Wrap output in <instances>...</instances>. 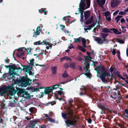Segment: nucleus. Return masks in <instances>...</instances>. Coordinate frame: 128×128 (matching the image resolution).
Segmentation results:
<instances>
[{"instance_id":"1","label":"nucleus","mask_w":128,"mask_h":128,"mask_svg":"<svg viewBox=\"0 0 128 128\" xmlns=\"http://www.w3.org/2000/svg\"><path fill=\"white\" fill-rule=\"evenodd\" d=\"M95 70L97 72L98 76L99 74H100V78L102 81L104 82H106L107 81L106 79V76H110L111 77L114 76L116 75L115 73L113 72V69L112 67L110 70L111 74L109 73V71L108 70H106L103 67L100 66H98L95 69Z\"/></svg>"},{"instance_id":"2","label":"nucleus","mask_w":128,"mask_h":128,"mask_svg":"<svg viewBox=\"0 0 128 128\" xmlns=\"http://www.w3.org/2000/svg\"><path fill=\"white\" fill-rule=\"evenodd\" d=\"M8 91L7 93L8 98L9 99L12 98L11 96L14 97L16 93V91L14 90L13 85L8 86V87L3 86L0 88V93L1 94L6 93Z\"/></svg>"},{"instance_id":"3","label":"nucleus","mask_w":128,"mask_h":128,"mask_svg":"<svg viewBox=\"0 0 128 128\" xmlns=\"http://www.w3.org/2000/svg\"><path fill=\"white\" fill-rule=\"evenodd\" d=\"M62 117L64 119L70 118V119L65 121V123L68 126L70 125L74 124L77 122L76 118L75 117L73 116L71 112H69L68 114L62 113Z\"/></svg>"},{"instance_id":"4","label":"nucleus","mask_w":128,"mask_h":128,"mask_svg":"<svg viewBox=\"0 0 128 128\" xmlns=\"http://www.w3.org/2000/svg\"><path fill=\"white\" fill-rule=\"evenodd\" d=\"M84 0H81L80 2L79 5L80 8H79V11L80 13V21L81 24H82L84 21V16L83 15V10L89 8L90 5V0H86L87 6L86 7V4L84 2Z\"/></svg>"},{"instance_id":"5","label":"nucleus","mask_w":128,"mask_h":128,"mask_svg":"<svg viewBox=\"0 0 128 128\" xmlns=\"http://www.w3.org/2000/svg\"><path fill=\"white\" fill-rule=\"evenodd\" d=\"M82 64L84 68V70H86L85 73H82L79 76V77H81L83 75H85L87 77L90 78L91 76V74L90 72V70L88 69L89 66L90 64L88 62H86V61L83 60L82 62Z\"/></svg>"},{"instance_id":"6","label":"nucleus","mask_w":128,"mask_h":128,"mask_svg":"<svg viewBox=\"0 0 128 128\" xmlns=\"http://www.w3.org/2000/svg\"><path fill=\"white\" fill-rule=\"evenodd\" d=\"M31 81L26 77L22 76L18 80V82L22 86L26 87L29 84V82Z\"/></svg>"},{"instance_id":"7","label":"nucleus","mask_w":128,"mask_h":128,"mask_svg":"<svg viewBox=\"0 0 128 128\" xmlns=\"http://www.w3.org/2000/svg\"><path fill=\"white\" fill-rule=\"evenodd\" d=\"M120 0H111V6L114 8L116 7L120 3Z\"/></svg>"},{"instance_id":"8","label":"nucleus","mask_w":128,"mask_h":128,"mask_svg":"<svg viewBox=\"0 0 128 128\" xmlns=\"http://www.w3.org/2000/svg\"><path fill=\"white\" fill-rule=\"evenodd\" d=\"M50 42V40L48 39H46V40H43L42 42V44H46L47 46H46V48L47 49H48L49 48H50L51 49V47L52 46V44H49Z\"/></svg>"},{"instance_id":"9","label":"nucleus","mask_w":128,"mask_h":128,"mask_svg":"<svg viewBox=\"0 0 128 128\" xmlns=\"http://www.w3.org/2000/svg\"><path fill=\"white\" fill-rule=\"evenodd\" d=\"M52 87H51L47 88L45 89L44 90V92H41V93L42 94L44 93L46 94H48L49 93L51 92H52Z\"/></svg>"},{"instance_id":"10","label":"nucleus","mask_w":128,"mask_h":128,"mask_svg":"<svg viewBox=\"0 0 128 128\" xmlns=\"http://www.w3.org/2000/svg\"><path fill=\"white\" fill-rule=\"evenodd\" d=\"M21 94H23V96L26 97H28L30 96L29 94L24 89H22L20 90Z\"/></svg>"},{"instance_id":"11","label":"nucleus","mask_w":128,"mask_h":128,"mask_svg":"<svg viewBox=\"0 0 128 128\" xmlns=\"http://www.w3.org/2000/svg\"><path fill=\"white\" fill-rule=\"evenodd\" d=\"M24 70L26 72H28L30 75L33 74L32 72L30 71V68L29 66H27L25 67L24 68Z\"/></svg>"},{"instance_id":"12","label":"nucleus","mask_w":128,"mask_h":128,"mask_svg":"<svg viewBox=\"0 0 128 128\" xmlns=\"http://www.w3.org/2000/svg\"><path fill=\"white\" fill-rule=\"evenodd\" d=\"M104 15L106 19L108 21L111 20L110 14V12L108 11H107L104 12Z\"/></svg>"},{"instance_id":"13","label":"nucleus","mask_w":128,"mask_h":128,"mask_svg":"<svg viewBox=\"0 0 128 128\" xmlns=\"http://www.w3.org/2000/svg\"><path fill=\"white\" fill-rule=\"evenodd\" d=\"M94 40L97 42L98 44H102L103 42L105 40V39L102 40L98 37L96 38Z\"/></svg>"},{"instance_id":"14","label":"nucleus","mask_w":128,"mask_h":128,"mask_svg":"<svg viewBox=\"0 0 128 128\" xmlns=\"http://www.w3.org/2000/svg\"><path fill=\"white\" fill-rule=\"evenodd\" d=\"M106 0H97V2L99 5L101 7L104 5L105 2Z\"/></svg>"},{"instance_id":"15","label":"nucleus","mask_w":128,"mask_h":128,"mask_svg":"<svg viewBox=\"0 0 128 128\" xmlns=\"http://www.w3.org/2000/svg\"><path fill=\"white\" fill-rule=\"evenodd\" d=\"M90 15V12L88 11H86L84 13V17L85 20H86L88 18Z\"/></svg>"},{"instance_id":"16","label":"nucleus","mask_w":128,"mask_h":128,"mask_svg":"<svg viewBox=\"0 0 128 128\" xmlns=\"http://www.w3.org/2000/svg\"><path fill=\"white\" fill-rule=\"evenodd\" d=\"M37 122L38 121L37 120L29 124L28 126L31 128H33L34 127L35 125L37 123Z\"/></svg>"},{"instance_id":"17","label":"nucleus","mask_w":128,"mask_h":128,"mask_svg":"<svg viewBox=\"0 0 128 128\" xmlns=\"http://www.w3.org/2000/svg\"><path fill=\"white\" fill-rule=\"evenodd\" d=\"M93 19V16H92L90 19L88 20L86 22V24H88L91 23L92 22Z\"/></svg>"},{"instance_id":"18","label":"nucleus","mask_w":128,"mask_h":128,"mask_svg":"<svg viewBox=\"0 0 128 128\" xmlns=\"http://www.w3.org/2000/svg\"><path fill=\"white\" fill-rule=\"evenodd\" d=\"M45 115V117L46 118V119L48 120H49L51 122H54V120L52 119L49 117H48V115L46 114H44Z\"/></svg>"},{"instance_id":"19","label":"nucleus","mask_w":128,"mask_h":128,"mask_svg":"<svg viewBox=\"0 0 128 128\" xmlns=\"http://www.w3.org/2000/svg\"><path fill=\"white\" fill-rule=\"evenodd\" d=\"M110 30L113 31V32L115 34H119L121 33V32L118 31L117 30L114 28H110Z\"/></svg>"},{"instance_id":"20","label":"nucleus","mask_w":128,"mask_h":128,"mask_svg":"<svg viewBox=\"0 0 128 128\" xmlns=\"http://www.w3.org/2000/svg\"><path fill=\"white\" fill-rule=\"evenodd\" d=\"M80 41H81L82 42V44L83 46L84 47H86V40L84 38H83L81 37V38Z\"/></svg>"},{"instance_id":"21","label":"nucleus","mask_w":128,"mask_h":128,"mask_svg":"<svg viewBox=\"0 0 128 128\" xmlns=\"http://www.w3.org/2000/svg\"><path fill=\"white\" fill-rule=\"evenodd\" d=\"M60 86V85L58 84L57 85H56L54 86L51 87H52V90L54 89H56L57 88H59L60 90H62L63 89L61 88H59L58 87Z\"/></svg>"},{"instance_id":"22","label":"nucleus","mask_w":128,"mask_h":128,"mask_svg":"<svg viewBox=\"0 0 128 128\" xmlns=\"http://www.w3.org/2000/svg\"><path fill=\"white\" fill-rule=\"evenodd\" d=\"M101 109L102 110H107L108 112H109L110 113H112V110H110L108 108H106L104 106H102L101 108Z\"/></svg>"},{"instance_id":"23","label":"nucleus","mask_w":128,"mask_h":128,"mask_svg":"<svg viewBox=\"0 0 128 128\" xmlns=\"http://www.w3.org/2000/svg\"><path fill=\"white\" fill-rule=\"evenodd\" d=\"M57 67L56 66L53 67L52 68V70L53 74H55L56 72Z\"/></svg>"},{"instance_id":"24","label":"nucleus","mask_w":128,"mask_h":128,"mask_svg":"<svg viewBox=\"0 0 128 128\" xmlns=\"http://www.w3.org/2000/svg\"><path fill=\"white\" fill-rule=\"evenodd\" d=\"M110 30L106 28H103L102 30V32H105L107 33L108 32H111Z\"/></svg>"},{"instance_id":"25","label":"nucleus","mask_w":128,"mask_h":128,"mask_svg":"<svg viewBox=\"0 0 128 128\" xmlns=\"http://www.w3.org/2000/svg\"><path fill=\"white\" fill-rule=\"evenodd\" d=\"M24 54L23 52H18L16 53V56L18 58H20L21 56H23Z\"/></svg>"},{"instance_id":"26","label":"nucleus","mask_w":128,"mask_h":128,"mask_svg":"<svg viewBox=\"0 0 128 128\" xmlns=\"http://www.w3.org/2000/svg\"><path fill=\"white\" fill-rule=\"evenodd\" d=\"M93 26H94L92 25H90L88 27L86 28H84V30L85 31L87 30H90L93 27Z\"/></svg>"},{"instance_id":"27","label":"nucleus","mask_w":128,"mask_h":128,"mask_svg":"<svg viewBox=\"0 0 128 128\" xmlns=\"http://www.w3.org/2000/svg\"><path fill=\"white\" fill-rule=\"evenodd\" d=\"M34 34L33 36V37H34L35 38H36L37 36L38 35L40 34V31H36V32H34Z\"/></svg>"},{"instance_id":"28","label":"nucleus","mask_w":128,"mask_h":128,"mask_svg":"<svg viewBox=\"0 0 128 128\" xmlns=\"http://www.w3.org/2000/svg\"><path fill=\"white\" fill-rule=\"evenodd\" d=\"M24 50H26V48L24 47L18 49L17 51L18 52H23L22 51H23Z\"/></svg>"},{"instance_id":"29","label":"nucleus","mask_w":128,"mask_h":128,"mask_svg":"<svg viewBox=\"0 0 128 128\" xmlns=\"http://www.w3.org/2000/svg\"><path fill=\"white\" fill-rule=\"evenodd\" d=\"M78 48L83 52H85L86 51L85 49L84 48L80 46H78Z\"/></svg>"},{"instance_id":"30","label":"nucleus","mask_w":128,"mask_h":128,"mask_svg":"<svg viewBox=\"0 0 128 128\" xmlns=\"http://www.w3.org/2000/svg\"><path fill=\"white\" fill-rule=\"evenodd\" d=\"M81 37H79L77 38H74V42L76 43L77 42H80V41Z\"/></svg>"},{"instance_id":"31","label":"nucleus","mask_w":128,"mask_h":128,"mask_svg":"<svg viewBox=\"0 0 128 128\" xmlns=\"http://www.w3.org/2000/svg\"><path fill=\"white\" fill-rule=\"evenodd\" d=\"M116 74L117 75L119 78H120L122 79V80H125V78L119 74L118 72H116Z\"/></svg>"},{"instance_id":"32","label":"nucleus","mask_w":128,"mask_h":128,"mask_svg":"<svg viewBox=\"0 0 128 128\" xmlns=\"http://www.w3.org/2000/svg\"><path fill=\"white\" fill-rule=\"evenodd\" d=\"M34 44L35 45H43L42 42L40 41L35 42L34 43Z\"/></svg>"},{"instance_id":"33","label":"nucleus","mask_w":128,"mask_h":128,"mask_svg":"<svg viewBox=\"0 0 128 128\" xmlns=\"http://www.w3.org/2000/svg\"><path fill=\"white\" fill-rule=\"evenodd\" d=\"M34 60L33 59H32L31 60H29V64L32 66L34 64Z\"/></svg>"},{"instance_id":"34","label":"nucleus","mask_w":128,"mask_h":128,"mask_svg":"<svg viewBox=\"0 0 128 128\" xmlns=\"http://www.w3.org/2000/svg\"><path fill=\"white\" fill-rule=\"evenodd\" d=\"M108 34L104 33H102L101 36L103 38V39H105V38L107 36Z\"/></svg>"},{"instance_id":"35","label":"nucleus","mask_w":128,"mask_h":128,"mask_svg":"<svg viewBox=\"0 0 128 128\" xmlns=\"http://www.w3.org/2000/svg\"><path fill=\"white\" fill-rule=\"evenodd\" d=\"M122 17L121 16H118L115 18V19L116 20L117 22L120 20V18Z\"/></svg>"},{"instance_id":"36","label":"nucleus","mask_w":128,"mask_h":128,"mask_svg":"<svg viewBox=\"0 0 128 128\" xmlns=\"http://www.w3.org/2000/svg\"><path fill=\"white\" fill-rule=\"evenodd\" d=\"M75 66V64L74 63H72L70 64L69 67L70 68H74Z\"/></svg>"},{"instance_id":"37","label":"nucleus","mask_w":128,"mask_h":128,"mask_svg":"<svg viewBox=\"0 0 128 128\" xmlns=\"http://www.w3.org/2000/svg\"><path fill=\"white\" fill-rule=\"evenodd\" d=\"M65 60L67 61H69L70 62H71L72 60L68 57L66 56L64 57Z\"/></svg>"},{"instance_id":"38","label":"nucleus","mask_w":128,"mask_h":128,"mask_svg":"<svg viewBox=\"0 0 128 128\" xmlns=\"http://www.w3.org/2000/svg\"><path fill=\"white\" fill-rule=\"evenodd\" d=\"M58 95H62V94L63 96L64 94V92L62 91H58Z\"/></svg>"},{"instance_id":"39","label":"nucleus","mask_w":128,"mask_h":128,"mask_svg":"<svg viewBox=\"0 0 128 128\" xmlns=\"http://www.w3.org/2000/svg\"><path fill=\"white\" fill-rule=\"evenodd\" d=\"M42 88H43L42 87L40 86V87H38V88H35L34 89V91H36L39 90L40 89H42Z\"/></svg>"},{"instance_id":"40","label":"nucleus","mask_w":128,"mask_h":128,"mask_svg":"<svg viewBox=\"0 0 128 128\" xmlns=\"http://www.w3.org/2000/svg\"><path fill=\"white\" fill-rule=\"evenodd\" d=\"M35 110V108L33 107H31L29 109V110L30 112H34Z\"/></svg>"},{"instance_id":"41","label":"nucleus","mask_w":128,"mask_h":128,"mask_svg":"<svg viewBox=\"0 0 128 128\" xmlns=\"http://www.w3.org/2000/svg\"><path fill=\"white\" fill-rule=\"evenodd\" d=\"M118 42L120 44H122L124 43V40H123L120 39L118 40Z\"/></svg>"},{"instance_id":"42","label":"nucleus","mask_w":128,"mask_h":128,"mask_svg":"<svg viewBox=\"0 0 128 128\" xmlns=\"http://www.w3.org/2000/svg\"><path fill=\"white\" fill-rule=\"evenodd\" d=\"M119 14L124 15L126 14L124 11L120 12L118 14Z\"/></svg>"},{"instance_id":"43","label":"nucleus","mask_w":128,"mask_h":128,"mask_svg":"<svg viewBox=\"0 0 128 128\" xmlns=\"http://www.w3.org/2000/svg\"><path fill=\"white\" fill-rule=\"evenodd\" d=\"M12 72L10 71H9V73L10 74V78H9V79H10L11 78H12V77L13 76V74H11L12 73Z\"/></svg>"},{"instance_id":"44","label":"nucleus","mask_w":128,"mask_h":128,"mask_svg":"<svg viewBox=\"0 0 128 128\" xmlns=\"http://www.w3.org/2000/svg\"><path fill=\"white\" fill-rule=\"evenodd\" d=\"M62 76L63 77H66L68 76V75L66 73L64 72Z\"/></svg>"},{"instance_id":"45","label":"nucleus","mask_w":128,"mask_h":128,"mask_svg":"<svg viewBox=\"0 0 128 128\" xmlns=\"http://www.w3.org/2000/svg\"><path fill=\"white\" fill-rule=\"evenodd\" d=\"M27 50V53L28 54H29L30 53V52L31 51V49L30 48H28Z\"/></svg>"},{"instance_id":"46","label":"nucleus","mask_w":128,"mask_h":128,"mask_svg":"<svg viewBox=\"0 0 128 128\" xmlns=\"http://www.w3.org/2000/svg\"><path fill=\"white\" fill-rule=\"evenodd\" d=\"M68 101L69 103L70 104H72V102H73V100H72V99H70L68 100Z\"/></svg>"},{"instance_id":"47","label":"nucleus","mask_w":128,"mask_h":128,"mask_svg":"<svg viewBox=\"0 0 128 128\" xmlns=\"http://www.w3.org/2000/svg\"><path fill=\"white\" fill-rule=\"evenodd\" d=\"M116 53H117V54L118 57V58L119 59H120V52H116Z\"/></svg>"},{"instance_id":"48","label":"nucleus","mask_w":128,"mask_h":128,"mask_svg":"<svg viewBox=\"0 0 128 128\" xmlns=\"http://www.w3.org/2000/svg\"><path fill=\"white\" fill-rule=\"evenodd\" d=\"M71 80H68V81H66L65 82H62L61 83V84H65L66 83H67L68 82H70V81H71Z\"/></svg>"},{"instance_id":"49","label":"nucleus","mask_w":128,"mask_h":128,"mask_svg":"<svg viewBox=\"0 0 128 128\" xmlns=\"http://www.w3.org/2000/svg\"><path fill=\"white\" fill-rule=\"evenodd\" d=\"M86 59H88L89 60H91L92 58L90 56H87L85 58Z\"/></svg>"},{"instance_id":"50","label":"nucleus","mask_w":128,"mask_h":128,"mask_svg":"<svg viewBox=\"0 0 128 128\" xmlns=\"http://www.w3.org/2000/svg\"><path fill=\"white\" fill-rule=\"evenodd\" d=\"M119 12V11L118 10H116V11L114 13H113V15L115 16L118 13V12Z\"/></svg>"},{"instance_id":"51","label":"nucleus","mask_w":128,"mask_h":128,"mask_svg":"<svg viewBox=\"0 0 128 128\" xmlns=\"http://www.w3.org/2000/svg\"><path fill=\"white\" fill-rule=\"evenodd\" d=\"M60 26L61 27V29L63 30V29H64V28H65V26H64V25H61V24H60Z\"/></svg>"},{"instance_id":"52","label":"nucleus","mask_w":128,"mask_h":128,"mask_svg":"<svg viewBox=\"0 0 128 128\" xmlns=\"http://www.w3.org/2000/svg\"><path fill=\"white\" fill-rule=\"evenodd\" d=\"M44 11V10H43V8L39 10V12L40 13H42Z\"/></svg>"},{"instance_id":"53","label":"nucleus","mask_w":128,"mask_h":128,"mask_svg":"<svg viewBox=\"0 0 128 128\" xmlns=\"http://www.w3.org/2000/svg\"><path fill=\"white\" fill-rule=\"evenodd\" d=\"M112 54L113 55H115L116 54V50L114 49L112 51Z\"/></svg>"},{"instance_id":"54","label":"nucleus","mask_w":128,"mask_h":128,"mask_svg":"<svg viewBox=\"0 0 128 128\" xmlns=\"http://www.w3.org/2000/svg\"><path fill=\"white\" fill-rule=\"evenodd\" d=\"M64 67L65 68H67L68 67V65L66 64H65L64 65Z\"/></svg>"},{"instance_id":"55","label":"nucleus","mask_w":128,"mask_h":128,"mask_svg":"<svg viewBox=\"0 0 128 128\" xmlns=\"http://www.w3.org/2000/svg\"><path fill=\"white\" fill-rule=\"evenodd\" d=\"M40 27L39 26H38L37 28L36 31H40Z\"/></svg>"},{"instance_id":"56","label":"nucleus","mask_w":128,"mask_h":128,"mask_svg":"<svg viewBox=\"0 0 128 128\" xmlns=\"http://www.w3.org/2000/svg\"><path fill=\"white\" fill-rule=\"evenodd\" d=\"M125 22V20L124 19V18H122L120 20V22L121 23H122L124 22Z\"/></svg>"},{"instance_id":"57","label":"nucleus","mask_w":128,"mask_h":128,"mask_svg":"<svg viewBox=\"0 0 128 128\" xmlns=\"http://www.w3.org/2000/svg\"><path fill=\"white\" fill-rule=\"evenodd\" d=\"M64 60H65L64 57L60 59V60L61 62H62Z\"/></svg>"},{"instance_id":"58","label":"nucleus","mask_w":128,"mask_h":128,"mask_svg":"<svg viewBox=\"0 0 128 128\" xmlns=\"http://www.w3.org/2000/svg\"><path fill=\"white\" fill-rule=\"evenodd\" d=\"M123 75L124 76L126 77L127 79H128V76L127 74H123Z\"/></svg>"},{"instance_id":"59","label":"nucleus","mask_w":128,"mask_h":128,"mask_svg":"<svg viewBox=\"0 0 128 128\" xmlns=\"http://www.w3.org/2000/svg\"><path fill=\"white\" fill-rule=\"evenodd\" d=\"M125 112L127 114H128V108L127 109H126L125 110Z\"/></svg>"},{"instance_id":"60","label":"nucleus","mask_w":128,"mask_h":128,"mask_svg":"<svg viewBox=\"0 0 128 128\" xmlns=\"http://www.w3.org/2000/svg\"><path fill=\"white\" fill-rule=\"evenodd\" d=\"M125 13L126 14L127 12H128V8H127L124 10Z\"/></svg>"},{"instance_id":"61","label":"nucleus","mask_w":128,"mask_h":128,"mask_svg":"<svg viewBox=\"0 0 128 128\" xmlns=\"http://www.w3.org/2000/svg\"><path fill=\"white\" fill-rule=\"evenodd\" d=\"M70 17V16H66L64 17L63 18V19H64V18H67V17Z\"/></svg>"},{"instance_id":"62","label":"nucleus","mask_w":128,"mask_h":128,"mask_svg":"<svg viewBox=\"0 0 128 128\" xmlns=\"http://www.w3.org/2000/svg\"><path fill=\"white\" fill-rule=\"evenodd\" d=\"M64 32H65V33H68L69 32V31L68 30H65L64 31Z\"/></svg>"},{"instance_id":"63","label":"nucleus","mask_w":128,"mask_h":128,"mask_svg":"<svg viewBox=\"0 0 128 128\" xmlns=\"http://www.w3.org/2000/svg\"><path fill=\"white\" fill-rule=\"evenodd\" d=\"M124 116H123L124 117V116H125V118H128V116L127 115H125V114H124Z\"/></svg>"},{"instance_id":"64","label":"nucleus","mask_w":128,"mask_h":128,"mask_svg":"<svg viewBox=\"0 0 128 128\" xmlns=\"http://www.w3.org/2000/svg\"><path fill=\"white\" fill-rule=\"evenodd\" d=\"M126 54L127 56H128V48H127L126 49Z\"/></svg>"}]
</instances>
